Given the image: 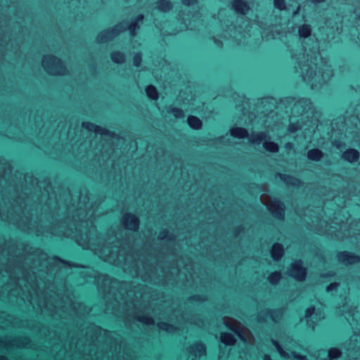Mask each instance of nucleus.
Listing matches in <instances>:
<instances>
[{
  "instance_id": "1",
  "label": "nucleus",
  "mask_w": 360,
  "mask_h": 360,
  "mask_svg": "<svg viewBox=\"0 0 360 360\" xmlns=\"http://www.w3.org/2000/svg\"><path fill=\"white\" fill-rule=\"evenodd\" d=\"M89 212L90 210L84 214V210L79 208L77 214V219H75V221H80L81 224L79 230L77 229V225L75 226V233L72 229L70 230L63 229L64 226L63 225L58 226L59 231L53 227L46 231L42 230L41 227L35 224H37L36 221L33 224L32 219L22 216L23 212L20 214L15 213L14 210L11 212L9 211L5 212L0 210V219L17 225L18 228L23 231L35 232L37 235L50 233L52 235L74 237L78 245L84 249H89L94 251L98 255L99 257L114 265H119L125 262L124 252L123 249L120 248V242L117 240V238L116 236L109 237L108 241L99 238L95 226L92 225L93 212Z\"/></svg>"
},
{
  "instance_id": "2",
  "label": "nucleus",
  "mask_w": 360,
  "mask_h": 360,
  "mask_svg": "<svg viewBox=\"0 0 360 360\" xmlns=\"http://www.w3.org/2000/svg\"><path fill=\"white\" fill-rule=\"evenodd\" d=\"M291 56L297 64L296 71L312 90H320L333 77V70L328 60L321 56L317 44L309 51L300 49L292 52Z\"/></svg>"
},
{
  "instance_id": "3",
  "label": "nucleus",
  "mask_w": 360,
  "mask_h": 360,
  "mask_svg": "<svg viewBox=\"0 0 360 360\" xmlns=\"http://www.w3.org/2000/svg\"><path fill=\"white\" fill-rule=\"evenodd\" d=\"M4 273L6 275L0 273V287L4 288L5 290L11 291V294L16 296L24 295L27 292L28 295L26 299L32 305L37 304L41 309L52 311L49 306V301L45 298L41 299V294L43 293L39 292V287L30 282L27 272H22V278L15 277L14 273L8 270Z\"/></svg>"
},
{
  "instance_id": "4",
  "label": "nucleus",
  "mask_w": 360,
  "mask_h": 360,
  "mask_svg": "<svg viewBox=\"0 0 360 360\" xmlns=\"http://www.w3.org/2000/svg\"><path fill=\"white\" fill-rule=\"evenodd\" d=\"M143 15L140 14L131 22L128 25L127 22H122L113 28L105 30L101 32L96 37L98 43H105L113 39L119 33L125 31L127 29L129 30L132 37L136 35V31L139 29V23H142Z\"/></svg>"
},
{
  "instance_id": "5",
  "label": "nucleus",
  "mask_w": 360,
  "mask_h": 360,
  "mask_svg": "<svg viewBox=\"0 0 360 360\" xmlns=\"http://www.w3.org/2000/svg\"><path fill=\"white\" fill-rule=\"evenodd\" d=\"M110 335L111 332L103 330L98 326L91 324L86 328L85 339H79L75 343V347L80 349L82 345L85 347L96 346L97 342H101L103 340V335L109 337Z\"/></svg>"
},
{
  "instance_id": "6",
  "label": "nucleus",
  "mask_w": 360,
  "mask_h": 360,
  "mask_svg": "<svg viewBox=\"0 0 360 360\" xmlns=\"http://www.w3.org/2000/svg\"><path fill=\"white\" fill-rule=\"evenodd\" d=\"M286 101L292 105V114L294 117L305 116L309 118V115L314 112L313 103L309 98L289 97Z\"/></svg>"
},
{
  "instance_id": "7",
  "label": "nucleus",
  "mask_w": 360,
  "mask_h": 360,
  "mask_svg": "<svg viewBox=\"0 0 360 360\" xmlns=\"http://www.w3.org/2000/svg\"><path fill=\"white\" fill-rule=\"evenodd\" d=\"M42 65L50 75H63L67 72L66 67L61 60L53 56H45L42 60Z\"/></svg>"
},
{
  "instance_id": "8",
  "label": "nucleus",
  "mask_w": 360,
  "mask_h": 360,
  "mask_svg": "<svg viewBox=\"0 0 360 360\" xmlns=\"http://www.w3.org/2000/svg\"><path fill=\"white\" fill-rule=\"evenodd\" d=\"M266 198L264 195H262L261 200L266 205L269 211L278 219H283L284 217V204L275 198H270L268 201H266Z\"/></svg>"
},
{
  "instance_id": "9",
  "label": "nucleus",
  "mask_w": 360,
  "mask_h": 360,
  "mask_svg": "<svg viewBox=\"0 0 360 360\" xmlns=\"http://www.w3.org/2000/svg\"><path fill=\"white\" fill-rule=\"evenodd\" d=\"M307 274L306 269L302 266L301 260H298L292 264L289 270V275L297 281H302L305 279Z\"/></svg>"
},
{
  "instance_id": "10",
  "label": "nucleus",
  "mask_w": 360,
  "mask_h": 360,
  "mask_svg": "<svg viewBox=\"0 0 360 360\" xmlns=\"http://www.w3.org/2000/svg\"><path fill=\"white\" fill-rule=\"evenodd\" d=\"M122 223L125 229L131 231H136L139 228V219L136 216L131 213H127L123 217Z\"/></svg>"
},
{
  "instance_id": "11",
  "label": "nucleus",
  "mask_w": 360,
  "mask_h": 360,
  "mask_svg": "<svg viewBox=\"0 0 360 360\" xmlns=\"http://www.w3.org/2000/svg\"><path fill=\"white\" fill-rule=\"evenodd\" d=\"M338 260L346 265L353 264L357 263L360 261V257L357 255H355L353 253L345 251L340 252L338 255Z\"/></svg>"
},
{
  "instance_id": "12",
  "label": "nucleus",
  "mask_w": 360,
  "mask_h": 360,
  "mask_svg": "<svg viewBox=\"0 0 360 360\" xmlns=\"http://www.w3.org/2000/svg\"><path fill=\"white\" fill-rule=\"evenodd\" d=\"M248 0H233V9L238 13L245 15L250 10Z\"/></svg>"
},
{
  "instance_id": "13",
  "label": "nucleus",
  "mask_w": 360,
  "mask_h": 360,
  "mask_svg": "<svg viewBox=\"0 0 360 360\" xmlns=\"http://www.w3.org/2000/svg\"><path fill=\"white\" fill-rule=\"evenodd\" d=\"M188 352L195 358L200 357L203 355H205V346L200 342H196L189 347Z\"/></svg>"
},
{
  "instance_id": "14",
  "label": "nucleus",
  "mask_w": 360,
  "mask_h": 360,
  "mask_svg": "<svg viewBox=\"0 0 360 360\" xmlns=\"http://www.w3.org/2000/svg\"><path fill=\"white\" fill-rule=\"evenodd\" d=\"M321 354H326V358L324 360H333L340 358L342 355V352L338 348H330L326 354L325 350H321L316 356L317 359L320 358Z\"/></svg>"
},
{
  "instance_id": "15",
  "label": "nucleus",
  "mask_w": 360,
  "mask_h": 360,
  "mask_svg": "<svg viewBox=\"0 0 360 360\" xmlns=\"http://www.w3.org/2000/svg\"><path fill=\"white\" fill-rule=\"evenodd\" d=\"M342 158L345 161L353 163L359 160V153L356 149L349 148L342 153Z\"/></svg>"
},
{
  "instance_id": "16",
  "label": "nucleus",
  "mask_w": 360,
  "mask_h": 360,
  "mask_svg": "<svg viewBox=\"0 0 360 360\" xmlns=\"http://www.w3.org/2000/svg\"><path fill=\"white\" fill-rule=\"evenodd\" d=\"M317 316V314H315V308L314 307H311L306 310L305 317L307 319L308 326L314 328V323L323 318L321 315L319 317Z\"/></svg>"
},
{
  "instance_id": "17",
  "label": "nucleus",
  "mask_w": 360,
  "mask_h": 360,
  "mask_svg": "<svg viewBox=\"0 0 360 360\" xmlns=\"http://www.w3.org/2000/svg\"><path fill=\"white\" fill-rule=\"evenodd\" d=\"M284 254V249L281 244L280 243H275L272 246L271 250V255L272 258L278 261L279 260Z\"/></svg>"
},
{
  "instance_id": "18",
  "label": "nucleus",
  "mask_w": 360,
  "mask_h": 360,
  "mask_svg": "<svg viewBox=\"0 0 360 360\" xmlns=\"http://www.w3.org/2000/svg\"><path fill=\"white\" fill-rule=\"evenodd\" d=\"M230 134L237 139H244L248 136V131L242 127H233L230 129Z\"/></svg>"
},
{
  "instance_id": "19",
  "label": "nucleus",
  "mask_w": 360,
  "mask_h": 360,
  "mask_svg": "<svg viewBox=\"0 0 360 360\" xmlns=\"http://www.w3.org/2000/svg\"><path fill=\"white\" fill-rule=\"evenodd\" d=\"M280 179L285 182L287 185H291L294 186H300L301 181L292 176L282 174H277Z\"/></svg>"
},
{
  "instance_id": "20",
  "label": "nucleus",
  "mask_w": 360,
  "mask_h": 360,
  "mask_svg": "<svg viewBox=\"0 0 360 360\" xmlns=\"http://www.w3.org/2000/svg\"><path fill=\"white\" fill-rule=\"evenodd\" d=\"M312 29L310 25L303 24L298 27L297 33L300 38H307L311 36Z\"/></svg>"
},
{
  "instance_id": "21",
  "label": "nucleus",
  "mask_w": 360,
  "mask_h": 360,
  "mask_svg": "<svg viewBox=\"0 0 360 360\" xmlns=\"http://www.w3.org/2000/svg\"><path fill=\"white\" fill-rule=\"evenodd\" d=\"M267 137L266 132H252L250 136V142L254 144H259Z\"/></svg>"
},
{
  "instance_id": "22",
  "label": "nucleus",
  "mask_w": 360,
  "mask_h": 360,
  "mask_svg": "<svg viewBox=\"0 0 360 360\" xmlns=\"http://www.w3.org/2000/svg\"><path fill=\"white\" fill-rule=\"evenodd\" d=\"M323 153L318 149H311L307 152V158L312 161H319L323 157Z\"/></svg>"
},
{
  "instance_id": "23",
  "label": "nucleus",
  "mask_w": 360,
  "mask_h": 360,
  "mask_svg": "<svg viewBox=\"0 0 360 360\" xmlns=\"http://www.w3.org/2000/svg\"><path fill=\"white\" fill-rule=\"evenodd\" d=\"M156 8L161 12H168L172 8V4L169 0H160L157 2Z\"/></svg>"
},
{
  "instance_id": "24",
  "label": "nucleus",
  "mask_w": 360,
  "mask_h": 360,
  "mask_svg": "<svg viewBox=\"0 0 360 360\" xmlns=\"http://www.w3.org/2000/svg\"><path fill=\"white\" fill-rule=\"evenodd\" d=\"M187 122L188 125L193 129H200L202 127L201 120L195 116H189L187 119Z\"/></svg>"
},
{
  "instance_id": "25",
  "label": "nucleus",
  "mask_w": 360,
  "mask_h": 360,
  "mask_svg": "<svg viewBox=\"0 0 360 360\" xmlns=\"http://www.w3.org/2000/svg\"><path fill=\"white\" fill-rule=\"evenodd\" d=\"M221 341L226 345H233L236 342V338L233 335L229 333H222L221 334Z\"/></svg>"
},
{
  "instance_id": "26",
  "label": "nucleus",
  "mask_w": 360,
  "mask_h": 360,
  "mask_svg": "<svg viewBox=\"0 0 360 360\" xmlns=\"http://www.w3.org/2000/svg\"><path fill=\"white\" fill-rule=\"evenodd\" d=\"M82 127L89 131H94L96 133H99V134H105V129H102L99 127H98L92 123H90V122H83Z\"/></svg>"
},
{
  "instance_id": "27",
  "label": "nucleus",
  "mask_w": 360,
  "mask_h": 360,
  "mask_svg": "<svg viewBox=\"0 0 360 360\" xmlns=\"http://www.w3.org/2000/svg\"><path fill=\"white\" fill-rule=\"evenodd\" d=\"M271 342L272 344L275 346V347L276 348L278 352L279 353L280 356L284 359H290V354L288 352H286L283 348L281 346V345L278 343V341L272 339L271 340Z\"/></svg>"
},
{
  "instance_id": "28",
  "label": "nucleus",
  "mask_w": 360,
  "mask_h": 360,
  "mask_svg": "<svg viewBox=\"0 0 360 360\" xmlns=\"http://www.w3.org/2000/svg\"><path fill=\"white\" fill-rule=\"evenodd\" d=\"M111 59L115 63H123L125 61V55L120 51H115L111 53Z\"/></svg>"
},
{
  "instance_id": "29",
  "label": "nucleus",
  "mask_w": 360,
  "mask_h": 360,
  "mask_svg": "<svg viewBox=\"0 0 360 360\" xmlns=\"http://www.w3.org/2000/svg\"><path fill=\"white\" fill-rule=\"evenodd\" d=\"M264 149L271 153H277L278 151V145L272 141H264L263 143Z\"/></svg>"
},
{
  "instance_id": "30",
  "label": "nucleus",
  "mask_w": 360,
  "mask_h": 360,
  "mask_svg": "<svg viewBox=\"0 0 360 360\" xmlns=\"http://www.w3.org/2000/svg\"><path fill=\"white\" fill-rule=\"evenodd\" d=\"M146 93L148 97L153 100H157L158 98V92L156 88L153 85H149L146 87Z\"/></svg>"
},
{
  "instance_id": "31",
  "label": "nucleus",
  "mask_w": 360,
  "mask_h": 360,
  "mask_svg": "<svg viewBox=\"0 0 360 360\" xmlns=\"http://www.w3.org/2000/svg\"><path fill=\"white\" fill-rule=\"evenodd\" d=\"M266 314L274 321L278 322L282 316V312L280 310H267Z\"/></svg>"
},
{
  "instance_id": "32",
  "label": "nucleus",
  "mask_w": 360,
  "mask_h": 360,
  "mask_svg": "<svg viewBox=\"0 0 360 360\" xmlns=\"http://www.w3.org/2000/svg\"><path fill=\"white\" fill-rule=\"evenodd\" d=\"M168 112H171L176 118H183L185 117L184 111L176 107H169L167 109Z\"/></svg>"
},
{
  "instance_id": "33",
  "label": "nucleus",
  "mask_w": 360,
  "mask_h": 360,
  "mask_svg": "<svg viewBox=\"0 0 360 360\" xmlns=\"http://www.w3.org/2000/svg\"><path fill=\"white\" fill-rule=\"evenodd\" d=\"M136 319L146 326H151L155 323L153 319L147 316H137Z\"/></svg>"
},
{
  "instance_id": "34",
  "label": "nucleus",
  "mask_w": 360,
  "mask_h": 360,
  "mask_svg": "<svg viewBox=\"0 0 360 360\" xmlns=\"http://www.w3.org/2000/svg\"><path fill=\"white\" fill-rule=\"evenodd\" d=\"M158 326L160 330H165L168 333H173L176 330V327H174L173 325L169 324L165 322L158 323Z\"/></svg>"
},
{
  "instance_id": "35",
  "label": "nucleus",
  "mask_w": 360,
  "mask_h": 360,
  "mask_svg": "<svg viewBox=\"0 0 360 360\" xmlns=\"http://www.w3.org/2000/svg\"><path fill=\"white\" fill-rule=\"evenodd\" d=\"M14 341V345L17 347H27L30 343V339L25 337L18 338Z\"/></svg>"
},
{
  "instance_id": "36",
  "label": "nucleus",
  "mask_w": 360,
  "mask_h": 360,
  "mask_svg": "<svg viewBox=\"0 0 360 360\" xmlns=\"http://www.w3.org/2000/svg\"><path fill=\"white\" fill-rule=\"evenodd\" d=\"M281 274L280 272L275 271L274 273H271L269 277L268 280L271 284H277L279 281L281 280Z\"/></svg>"
},
{
  "instance_id": "37",
  "label": "nucleus",
  "mask_w": 360,
  "mask_h": 360,
  "mask_svg": "<svg viewBox=\"0 0 360 360\" xmlns=\"http://www.w3.org/2000/svg\"><path fill=\"white\" fill-rule=\"evenodd\" d=\"M224 323L228 328L234 331L240 338H242L240 333L236 328V323L233 320L224 319Z\"/></svg>"
},
{
  "instance_id": "38",
  "label": "nucleus",
  "mask_w": 360,
  "mask_h": 360,
  "mask_svg": "<svg viewBox=\"0 0 360 360\" xmlns=\"http://www.w3.org/2000/svg\"><path fill=\"white\" fill-rule=\"evenodd\" d=\"M302 129V124L299 122H290L288 129L290 132L294 133Z\"/></svg>"
},
{
  "instance_id": "39",
  "label": "nucleus",
  "mask_w": 360,
  "mask_h": 360,
  "mask_svg": "<svg viewBox=\"0 0 360 360\" xmlns=\"http://www.w3.org/2000/svg\"><path fill=\"white\" fill-rule=\"evenodd\" d=\"M158 238L160 240H172L173 237L169 234V231L167 230H162L160 232Z\"/></svg>"
},
{
  "instance_id": "40",
  "label": "nucleus",
  "mask_w": 360,
  "mask_h": 360,
  "mask_svg": "<svg viewBox=\"0 0 360 360\" xmlns=\"http://www.w3.org/2000/svg\"><path fill=\"white\" fill-rule=\"evenodd\" d=\"M274 6L281 11L285 10L286 8L285 0H274Z\"/></svg>"
},
{
  "instance_id": "41",
  "label": "nucleus",
  "mask_w": 360,
  "mask_h": 360,
  "mask_svg": "<svg viewBox=\"0 0 360 360\" xmlns=\"http://www.w3.org/2000/svg\"><path fill=\"white\" fill-rule=\"evenodd\" d=\"M142 61V56L141 54L139 53H137L135 54L134 57V65L136 67H139Z\"/></svg>"
},
{
  "instance_id": "42",
  "label": "nucleus",
  "mask_w": 360,
  "mask_h": 360,
  "mask_svg": "<svg viewBox=\"0 0 360 360\" xmlns=\"http://www.w3.org/2000/svg\"><path fill=\"white\" fill-rule=\"evenodd\" d=\"M291 355L297 360H308L306 356L300 354L295 352H292Z\"/></svg>"
},
{
  "instance_id": "43",
  "label": "nucleus",
  "mask_w": 360,
  "mask_h": 360,
  "mask_svg": "<svg viewBox=\"0 0 360 360\" xmlns=\"http://www.w3.org/2000/svg\"><path fill=\"white\" fill-rule=\"evenodd\" d=\"M338 286H339V284L338 283H332L327 286L326 291L330 292L333 290H336Z\"/></svg>"
},
{
  "instance_id": "44",
  "label": "nucleus",
  "mask_w": 360,
  "mask_h": 360,
  "mask_svg": "<svg viewBox=\"0 0 360 360\" xmlns=\"http://www.w3.org/2000/svg\"><path fill=\"white\" fill-rule=\"evenodd\" d=\"M181 2L184 5L192 6L198 2V0H181Z\"/></svg>"
},
{
  "instance_id": "45",
  "label": "nucleus",
  "mask_w": 360,
  "mask_h": 360,
  "mask_svg": "<svg viewBox=\"0 0 360 360\" xmlns=\"http://www.w3.org/2000/svg\"><path fill=\"white\" fill-rule=\"evenodd\" d=\"M103 281L105 282V284L107 283L112 284L115 281H112L108 276L105 275L103 276Z\"/></svg>"
},
{
  "instance_id": "46",
  "label": "nucleus",
  "mask_w": 360,
  "mask_h": 360,
  "mask_svg": "<svg viewBox=\"0 0 360 360\" xmlns=\"http://www.w3.org/2000/svg\"><path fill=\"white\" fill-rule=\"evenodd\" d=\"M326 0H307V1L311 2V4L316 5V4L324 2Z\"/></svg>"
},
{
  "instance_id": "47",
  "label": "nucleus",
  "mask_w": 360,
  "mask_h": 360,
  "mask_svg": "<svg viewBox=\"0 0 360 360\" xmlns=\"http://www.w3.org/2000/svg\"><path fill=\"white\" fill-rule=\"evenodd\" d=\"M300 9H301V6L299 5L297 6V9L292 13V16L295 17L297 15H298L300 11Z\"/></svg>"
},
{
  "instance_id": "48",
  "label": "nucleus",
  "mask_w": 360,
  "mask_h": 360,
  "mask_svg": "<svg viewBox=\"0 0 360 360\" xmlns=\"http://www.w3.org/2000/svg\"><path fill=\"white\" fill-rule=\"evenodd\" d=\"M214 42L219 47L221 46V45H222L221 41L219 39H214Z\"/></svg>"
},
{
  "instance_id": "49",
  "label": "nucleus",
  "mask_w": 360,
  "mask_h": 360,
  "mask_svg": "<svg viewBox=\"0 0 360 360\" xmlns=\"http://www.w3.org/2000/svg\"><path fill=\"white\" fill-rule=\"evenodd\" d=\"M86 350H87V349L84 348V352H86ZM88 351L89 352V355L91 356V360H94V358L93 357V354H91V352H92V349H88Z\"/></svg>"
},
{
  "instance_id": "50",
  "label": "nucleus",
  "mask_w": 360,
  "mask_h": 360,
  "mask_svg": "<svg viewBox=\"0 0 360 360\" xmlns=\"http://www.w3.org/2000/svg\"><path fill=\"white\" fill-rule=\"evenodd\" d=\"M263 360H272L269 355L265 354L264 356Z\"/></svg>"
},
{
  "instance_id": "51",
  "label": "nucleus",
  "mask_w": 360,
  "mask_h": 360,
  "mask_svg": "<svg viewBox=\"0 0 360 360\" xmlns=\"http://www.w3.org/2000/svg\"><path fill=\"white\" fill-rule=\"evenodd\" d=\"M333 145L335 146L337 148H340L341 146V143L338 141H335L333 143Z\"/></svg>"
},
{
  "instance_id": "52",
  "label": "nucleus",
  "mask_w": 360,
  "mask_h": 360,
  "mask_svg": "<svg viewBox=\"0 0 360 360\" xmlns=\"http://www.w3.org/2000/svg\"><path fill=\"white\" fill-rule=\"evenodd\" d=\"M199 297H200L199 296H193L191 297V299L194 300H198Z\"/></svg>"
},
{
  "instance_id": "53",
  "label": "nucleus",
  "mask_w": 360,
  "mask_h": 360,
  "mask_svg": "<svg viewBox=\"0 0 360 360\" xmlns=\"http://www.w3.org/2000/svg\"><path fill=\"white\" fill-rule=\"evenodd\" d=\"M34 264V266H32L31 269H36V265L34 264Z\"/></svg>"
},
{
  "instance_id": "54",
  "label": "nucleus",
  "mask_w": 360,
  "mask_h": 360,
  "mask_svg": "<svg viewBox=\"0 0 360 360\" xmlns=\"http://www.w3.org/2000/svg\"><path fill=\"white\" fill-rule=\"evenodd\" d=\"M354 340H356V338H354V337H352L350 340V341H354Z\"/></svg>"
},
{
  "instance_id": "55",
  "label": "nucleus",
  "mask_w": 360,
  "mask_h": 360,
  "mask_svg": "<svg viewBox=\"0 0 360 360\" xmlns=\"http://www.w3.org/2000/svg\"><path fill=\"white\" fill-rule=\"evenodd\" d=\"M0 360H7V359H6L5 357H1Z\"/></svg>"
},
{
  "instance_id": "56",
  "label": "nucleus",
  "mask_w": 360,
  "mask_h": 360,
  "mask_svg": "<svg viewBox=\"0 0 360 360\" xmlns=\"http://www.w3.org/2000/svg\"><path fill=\"white\" fill-rule=\"evenodd\" d=\"M358 38H359V46H360V33H359V36H358Z\"/></svg>"
},
{
  "instance_id": "57",
  "label": "nucleus",
  "mask_w": 360,
  "mask_h": 360,
  "mask_svg": "<svg viewBox=\"0 0 360 360\" xmlns=\"http://www.w3.org/2000/svg\"><path fill=\"white\" fill-rule=\"evenodd\" d=\"M41 257L42 259H44L46 257V255H42Z\"/></svg>"
},
{
  "instance_id": "58",
  "label": "nucleus",
  "mask_w": 360,
  "mask_h": 360,
  "mask_svg": "<svg viewBox=\"0 0 360 360\" xmlns=\"http://www.w3.org/2000/svg\"><path fill=\"white\" fill-rule=\"evenodd\" d=\"M90 276H96V274H91Z\"/></svg>"
}]
</instances>
